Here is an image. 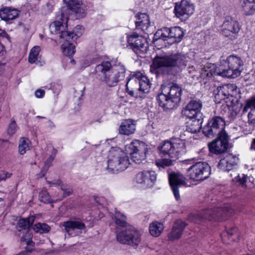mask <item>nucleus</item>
Instances as JSON below:
<instances>
[{
    "label": "nucleus",
    "instance_id": "obj_1",
    "mask_svg": "<svg viewBox=\"0 0 255 255\" xmlns=\"http://www.w3.org/2000/svg\"><path fill=\"white\" fill-rule=\"evenodd\" d=\"M189 57L182 53L163 56H157L153 61L155 72L165 75H175L185 67L189 61Z\"/></svg>",
    "mask_w": 255,
    "mask_h": 255
},
{
    "label": "nucleus",
    "instance_id": "obj_2",
    "mask_svg": "<svg viewBox=\"0 0 255 255\" xmlns=\"http://www.w3.org/2000/svg\"><path fill=\"white\" fill-rule=\"evenodd\" d=\"M126 69L121 63L112 65L109 61H103L95 68L96 78L109 87L116 86L124 80Z\"/></svg>",
    "mask_w": 255,
    "mask_h": 255
},
{
    "label": "nucleus",
    "instance_id": "obj_3",
    "mask_svg": "<svg viewBox=\"0 0 255 255\" xmlns=\"http://www.w3.org/2000/svg\"><path fill=\"white\" fill-rule=\"evenodd\" d=\"M181 88L176 84L161 87V92L157 97L159 106L164 110L176 108L181 101Z\"/></svg>",
    "mask_w": 255,
    "mask_h": 255
},
{
    "label": "nucleus",
    "instance_id": "obj_4",
    "mask_svg": "<svg viewBox=\"0 0 255 255\" xmlns=\"http://www.w3.org/2000/svg\"><path fill=\"white\" fill-rule=\"evenodd\" d=\"M243 62L239 56H229L226 60L220 62L215 69L214 74L223 77L235 78L239 76L242 70Z\"/></svg>",
    "mask_w": 255,
    "mask_h": 255
},
{
    "label": "nucleus",
    "instance_id": "obj_5",
    "mask_svg": "<svg viewBox=\"0 0 255 255\" xmlns=\"http://www.w3.org/2000/svg\"><path fill=\"white\" fill-rule=\"evenodd\" d=\"M233 210L229 207H218L206 209L199 213L191 214L189 216L188 219L191 222L199 223L204 220L222 221L230 216Z\"/></svg>",
    "mask_w": 255,
    "mask_h": 255
},
{
    "label": "nucleus",
    "instance_id": "obj_6",
    "mask_svg": "<svg viewBox=\"0 0 255 255\" xmlns=\"http://www.w3.org/2000/svg\"><path fill=\"white\" fill-rule=\"evenodd\" d=\"M108 158L107 169L112 173L125 170L129 164L127 153L120 148H112Z\"/></svg>",
    "mask_w": 255,
    "mask_h": 255
},
{
    "label": "nucleus",
    "instance_id": "obj_7",
    "mask_svg": "<svg viewBox=\"0 0 255 255\" xmlns=\"http://www.w3.org/2000/svg\"><path fill=\"white\" fill-rule=\"evenodd\" d=\"M161 153L168 154L171 158L176 160L186 152L185 141L179 138L165 141L159 147Z\"/></svg>",
    "mask_w": 255,
    "mask_h": 255
},
{
    "label": "nucleus",
    "instance_id": "obj_8",
    "mask_svg": "<svg viewBox=\"0 0 255 255\" xmlns=\"http://www.w3.org/2000/svg\"><path fill=\"white\" fill-rule=\"evenodd\" d=\"M211 174V167L206 162H197L187 170V176L196 181H201L208 178Z\"/></svg>",
    "mask_w": 255,
    "mask_h": 255
},
{
    "label": "nucleus",
    "instance_id": "obj_9",
    "mask_svg": "<svg viewBox=\"0 0 255 255\" xmlns=\"http://www.w3.org/2000/svg\"><path fill=\"white\" fill-rule=\"evenodd\" d=\"M126 150L131 155V160L135 163L139 164L145 160L147 149L143 142L137 140L132 141L126 145Z\"/></svg>",
    "mask_w": 255,
    "mask_h": 255
},
{
    "label": "nucleus",
    "instance_id": "obj_10",
    "mask_svg": "<svg viewBox=\"0 0 255 255\" xmlns=\"http://www.w3.org/2000/svg\"><path fill=\"white\" fill-rule=\"evenodd\" d=\"M117 241L122 244L137 246L141 242V234L135 228L128 227L117 232Z\"/></svg>",
    "mask_w": 255,
    "mask_h": 255
},
{
    "label": "nucleus",
    "instance_id": "obj_11",
    "mask_svg": "<svg viewBox=\"0 0 255 255\" xmlns=\"http://www.w3.org/2000/svg\"><path fill=\"white\" fill-rule=\"evenodd\" d=\"M239 92L237 87L235 84H228L218 87L215 91V101L220 103L222 101L228 103L232 102L233 98L236 97Z\"/></svg>",
    "mask_w": 255,
    "mask_h": 255
},
{
    "label": "nucleus",
    "instance_id": "obj_12",
    "mask_svg": "<svg viewBox=\"0 0 255 255\" xmlns=\"http://www.w3.org/2000/svg\"><path fill=\"white\" fill-rule=\"evenodd\" d=\"M225 122L221 117L215 116L209 120L207 125L203 128V132L208 137H213L216 134L219 135L223 130Z\"/></svg>",
    "mask_w": 255,
    "mask_h": 255
},
{
    "label": "nucleus",
    "instance_id": "obj_13",
    "mask_svg": "<svg viewBox=\"0 0 255 255\" xmlns=\"http://www.w3.org/2000/svg\"><path fill=\"white\" fill-rule=\"evenodd\" d=\"M79 36L74 32H63L60 35L63 53L68 57L72 56L75 52V46L71 43L75 41Z\"/></svg>",
    "mask_w": 255,
    "mask_h": 255
},
{
    "label": "nucleus",
    "instance_id": "obj_14",
    "mask_svg": "<svg viewBox=\"0 0 255 255\" xmlns=\"http://www.w3.org/2000/svg\"><path fill=\"white\" fill-rule=\"evenodd\" d=\"M128 47L131 49L137 54H141L146 52L148 43L146 40L142 36L134 33L128 36Z\"/></svg>",
    "mask_w": 255,
    "mask_h": 255
},
{
    "label": "nucleus",
    "instance_id": "obj_15",
    "mask_svg": "<svg viewBox=\"0 0 255 255\" xmlns=\"http://www.w3.org/2000/svg\"><path fill=\"white\" fill-rule=\"evenodd\" d=\"M241 26L238 21L231 17H227L221 26V30L222 34L231 40L237 38Z\"/></svg>",
    "mask_w": 255,
    "mask_h": 255
},
{
    "label": "nucleus",
    "instance_id": "obj_16",
    "mask_svg": "<svg viewBox=\"0 0 255 255\" xmlns=\"http://www.w3.org/2000/svg\"><path fill=\"white\" fill-rule=\"evenodd\" d=\"M229 139L226 132H221L216 139L208 144L210 151L216 154L224 153L228 149Z\"/></svg>",
    "mask_w": 255,
    "mask_h": 255
},
{
    "label": "nucleus",
    "instance_id": "obj_17",
    "mask_svg": "<svg viewBox=\"0 0 255 255\" xmlns=\"http://www.w3.org/2000/svg\"><path fill=\"white\" fill-rule=\"evenodd\" d=\"M62 226L65 232L72 237L85 233L87 231L85 224L80 220H70L64 222Z\"/></svg>",
    "mask_w": 255,
    "mask_h": 255
},
{
    "label": "nucleus",
    "instance_id": "obj_18",
    "mask_svg": "<svg viewBox=\"0 0 255 255\" xmlns=\"http://www.w3.org/2000/svg\"><path fill=\"white\" fill-rule=\"evenodd\" d=\"M202 103L200 100H191L182 110V114L188 118H201Z\"/></svg>",
    "mask_w": 255,
    "mask_h": 255
},
{
    "label": "nucleus",
    "instance_id": "obj_19",
    "mask_svg": "<svg viewBox=\"0 0 255 255\" xmlns=\"http://www.w3.org/2000/svg\"><path fill=\"white\" fill-rule=\"evenodd\" d=\"M157 175L153 171H143L138 173L134 178L135 181L145 188H150L155 184Z\"/></svg>",
    "mask_w": 255,
    "mask_h": 255
},
{
    "label": "nucleus",
    "instance_id": "obj_20",
    "mask_svg": "<svg viewBox=\"0 0 255 255\" xmlns=\"http://www.w3.org/2000/svg\"><path fill=\"white\" fill-rule=\"evenodd\" d=\"M194 11L193 4L185 0H182L179 4L176 3L174 9L176 17L182 20H185Z\"/></svg>",
    "mask_w": 255,
    "mask_h": 255
},
{
    "label": "nucleus",
    "instance_id": "obj_21",
    "mask_svg": "<svg viewBox=\"0 0 255 255\" xmlns=\"http://www.w3.org/2000/svg\"><path fill=\"white\" fill-rule=\"evenodd\" d=\"M140 73L131 75L128 78L126 83V90L128 93L131 96L135 98H142L143 95L139 92V78Z\"/></svg>",
    "mask_w": 255,
    "mask_h": 255
},
{
    "label": "nucleus",
    "instance_id": "obj_22",
    "mask_svg": "<svg viewBox=\"0 0 255 255\" xmlns=\"http://www.w3.org/2000/svg\"><path fill=\"white\" fill-rule=\"evenodd\" d=\"M169 182L176 200L180 198L178 188L186 184L185 178L178 173H171L169 174Z\"/></svg>",
    "mask_w": 255,
    "mask_h": 255
},
{
    "label": "nucleus",
    "instance_id": "obj_23",
    "mask_svg": "<svg viewBox=\"0 0 255 255\" xmlns=\"http://www.w3.org/2000/svg\"><path fill=\"white\" fill-rule=\"evenodd\" d=\"M239 160V158L236 155L228 154L220 160L218 168L224 171H229L237 165Z\"/></svg>",
    "mask_w": 255,
    "mask_h": 255
},
{
    "label": "nucleus",
    "instance_id": "obj_24",
    "mask_svg": "<svg viewBox=\"0 0 255 255\" xmlns=\"http://www.w3.org/2000/svg\"><path fill=\"white\" fill-rule=\"evenodd\" d=\"M186 225V224L181 220L176 221L173 225L171 231L168 235V239L171 241L179 239Z\"/></svg>",
    "mask_w": 255,
    "mask_h": 255
},
{
    "label": "nucleus",
    "instance_id": "obj_25",
    "mask_svg": "<svg viewBox=\"0 0 255 255\" xmlns=\"http://www.w3.org/2000/svg\"><path fill=\"white\" fill-rule=\"evenodd\" d=\"M59 20H57L51 23L49 25V29L51 33L54 34H59L60 35L63 32H68L65 31L63 24L67 25L68 18L63 13H62ZM60 37V36H59Z\"/></svg>",
    "mask_w": 255,
    "mask_h": 255
},
{
    "label": "nucleus",
    "instance_id": "obj_26",
    "mask_svg": "<svg viewBox=\"0 0 255 255\" xmlns=\"http://www.w3.org/2000/svg\"><path fill=\"white\" fill-rule=\"evenodd\" d=\"M19 11L12 7H5L0 9V18L7 23H11V21L17 18Z\"/></svg>",
    "mask_w": 255,
    "mask_h": 255
},
{
    "label": "nucleus",
    "instance_id": "obj_27",
    "mask_svg": "<svg viewBox=\"0 0 255 255\" xmlns=\"http://www.w3.org/2000/svg\"><path fill=\"white\" fill-rule=\"evenodd\" d=\"M135 127L134 121L130 119L125 120L121 123L119 131L121 134L129 135L134 132Z\"/></svg>",
    "mask_w": 255,
    "mask_h": 255
},
{
    "label": "nucleus",
    "instance_id": "obj_28",
    "mask_svg": "<svg viewBox=\"0 0 255 255\" xmlns=\"http://www.w3.org/2000/svg\"><path fill=\"white\" fill-rule=\"evenodd\" d=\"M21 241L25 242L28 247L25 250L20 252L17 255H28L33 251L34 243L32 241V235L30 233L26 231L25 234L21 237Z\"/></svg>",
    "mask_w": 255,
    "mask_h": 255
},
{
    "label": "nucleus",
    "instance_id": "obj_29",
    "mask_svg": "<svg viewBox=\"0 0 255 255\" xmlns=\"http://www.w3.org/2000/svg\"><path fill=\"white\" fill-rule=\"evenodd\" d=\"M150 25L149 16L146 13H139L136 15L135 25L136 28L143 31L147 30Z\"/></svg>",
    "mask_w": 255,
    "mask_h": 255
},
{
    "label": "nucleus",
    "instance_id": "obj_30",
    "mask_svg": "<svg viewBox=\"0 0 255 255\" xmlns=\"http://www.w3.org/2000/svg\"><path fill=\"white\" fill-rule=\"evenodd\" d=\"M244 14L252 15L255 13V0H240Z\"/></svg>",
    "mask_w": 255,
    "mask_h": 255
},
{
    "label": "nucleus",
    "instance_id": "obj_31",
    "mask_svg": "<svg viewBox=\"0 0 255 255\" xmlns=\"http://www.w3.org/2000/svg\"><path fill=\"white\" fill-rule=\"evenodd\" d=\"M151 86V83L149 79L145 75H142L140 73L139 78V92H140V94L143 96L145 93H147L149 92Z\"/></svg>",
    "mask_w": 255,
    "mask_h": 255
},
{
    "label": "nucleus",
    "instance_id": "obj_32",
    "mask_svg": "<svg viewBox=\"0 0 255 255\" xmlns=\"http://www.w3.org/2000/svg\"><path fill=\"white\" fill-rule=\"evenodd\" d=\"M184 35L183 29L179 26L170 28V39H173V42H179Z\"/></svg>",
    "mask_w": 255,
    "mask_h": 255
},
{
    "label": "nucleus",
    "instance_id": "obj_33",
    "mask_svg": "<svg viewBox=\"0 0 255 255\" xmlns=\"http://www.w3.org/2000/svg\"><path fill=\"white\" fill-rule=\"evenodd\" d=\"M192 119L190 123L189 124L188 130L190 132L197 133L200 131L202 124L203 123V118L197 117L196 118H190Z\"/></svg>",
    "mask_w": 255,
    "mask_h": 255
},
{
    "label": "nucleus",
    "instance_id": "obj_34",
    "mask_svg": "<svg viewBox=\"0 0 255 255\" xmlns=\"http://www.w3.org/2000/svg\"><path fill=\"white\" fill-rule=\"evenodd\" d=\"M57 150L55 148H54V147L52 148L51 153L50 155L49 156L48 159L45 162V164H44L43 167L41 169V172L38 175L39 177H42L45 175V174L47 172L49 168L51 166V163L54 159L55 156L56 154H57Z\"/></svg>",
    "mask_w": 255,
    "mask_h": 255
},
{
    "label": "nucleus",
    "instance_id": "obj_35",
    "mask_svg": "<svg viewBox=\"0 0 255 255\" xmlns=\"http://www.w3.org/2000/svg\"><path fill=\"white\" fill-rule=\"evenodd\" d=\"M35 218L33 216H30L25 219H20L17 224L16 228L19 231L22 230L28 229L33 224Z\"/></svg>",
    "mask_w": 255,
    "mask_h": 255
},
{
    "label": "nucleus",
    "instance_id": "obj_36",
    "mask_svg": "<svg viewBox=\"0 0 255 255\" xmlns=\"http://www.w3.org/2000/svg\"><path fill=\"white\" fill-rule=\"evenodd\" d=\"M69 7L73 12L76 13L78 18L84 17L86 15V6L82 3V1Z\"/></svg>",
    "mask_w": 255,
    "mask_h": 255
},
{
    "label": "nucleus",
    "instance_id": "obj_37",
    "mask_svg": "<svg viewBox=\"0 0 255 255\" xmlns=\"http://www.w3.org/2000/svg\"><path fill=\"white\" fill-rule=\"evenodd\" d=\"M163 229V224L158 222H153L149 227L150 234L153 237H158Z\"/></svg>",
    "mask_w": 255,
    "mask_h": 255
},
{
    "label": "nucleus",
    "instance_id": "obj_38",
    "mask_svg": "<svg viewBox=\"0 0 255 255\" xmlns=\"http://www.w3.org/2000/svg\"><path fill=\"white\" fill-rule=\"evenodd\" d=\"M30 140L25 137H21L19 142L18 151L19 153L22 155L24 154L26 151L30 149Z\"/></svg>",
    "mask_w": 255,
    "mask_h": 255
},
{
    "label": "nucleus",
    "instance_id": "obj_39",
    "mask_svg": "<svg viewBox=\"0 0 255 255\" xmlns=\"http://www.w3.org/2000/svg\"><path fill=\"white\" fill-rule=\"evenodd\" d=\"M115 222L117 227H127V223L126 221V216L120 212H116L115 216Z\"/></svg>",
    "mask_w": 255,
    "mask_h": 255
},
{
    "label": "nucleus",
    "instance_id": "obj_40",
    "mask_svg": "<svg viewBox=\"0 0 255 255\" xmlns=\"http://www.w3.org/2000/svg\"><path fill=\"white\" fill-rule=\"evenodd\" d=\"M233 180L236 182H239L242 186H245L246 185L247 183H253L254 178L253 177L248 176L243 174L241 175L238 174Z\"/></svg>",
    "mask_w": 255,
    "mask_h": 255
},
{
    "label": "nucleus",
    "instance_id": "obj_41",
    "mask_svg": "<svg viewBox=\"0 0 255 255\" xmlns=\"http://www.w3.org/2000/svg\"><path fill=\"white\" fill-rule=\"evenodd\" d=\"M170 28L163 27L159 29L156 32L155 35L159 39L167 40L170 39Z\"/></svg>",
    "mask_w": 255,
    "mask_h": 255
},
{
    "label": "nucleus",
    "instance_id": "obj_42",
    "mask_svg": "<svg viewBox=\"0 0 255 255\" xmlns=\"http://www.w3.org/2000/svg\"><path fill=\"white\" fill-rule=\"evenodd\" d=\"M33 230L36 233L45 234L48 233L51 230L50 227L45 223H38L34 225Z\"/></svg>",
    "mask_w": 255,
    "mask_h": 255
},
{
    "label": "nucleus",
    "instance_id": "obj_43",
    "mask_svg": "<svg viewBox=\"0 0 255 255\" xmlns=\"http://www.w3.org/2000/svg\"><path fill=\"white\" fill-rule=\"evenodd\" d=\"M40 47L34 46L30 51L28 60L29 63H33L37 60V56L40 51Z\"/></svg>",
    "mask_w": 255,
    "mask_h": 255
},
{
    "label": "nucleus",
    "instance_id": "obj_44",
    "mask_svg": "<svg viewBox=\"0 0 255 255\" xmlns=\"http://www.w3.org/2000/svg\"><path fill=\"white\" fill-rule=\"evenodd\" d=\"M174 160H175L173 158L172 159L167 158L159 159L155 161V164L159 168H164L165 167L172 165L173 161Z\"/></svg>",
    "mask_w": 255,
    "mask_h": 255
},
{
    "label": "nucleus",
    "instance_id": "obj_45",
    "mask_svg": "<svg viewBox=\"0 0 255 255\" xmlns=\"http://www.w3.org/2000/svg\"><path fill=\"white\" fill-rule=\"evenodd\" d=\"M39 199L41 202L48 203L51 202L50 197L46 190H42L39 194Z\"/></svg>",
    "mask_w": 255,
    "mask_h": 255
},
{
    "label": "nucleus",
    "instance_id": "obj_46",
    "mask_svg": "<svg viewBox=\"0 0 255 255\" xmlns=\"http://www.w3.org/2000/svg\"><path fill=\"white\" fill-rule=\"evenodd\" d=\"M248 123L253 128H255V109H252L248 115Z\"/></svg>",
    "mask_w": 255,
    "mask_h": 255
},
{
    "label": "nucleus",
    "instance_id": "obj_47",
    "mask_svg": "<svg viewBox=\"0 0 255 255\" xmlns=\"http://www.w3.org/2000/svg\"><path fill=\"white\" fill-rule=\"evenodd\" d=\"M17 129L16 123L14 121H12L9 124L8 129L7 133L9 135L14 134Z\"/></svg>",
    "mask_w": 255,
    "mask_h": 255
},
{
    "label": "nucleus",
    "instance_id": "obj_48",
    "mask_svg": "<svg viewBox=\"0 0 255 255\" xmlns=\"http://www.w3.org/2000/svg\"><path fill=\"white\" fill-rule=\"evenodd\" d=\"M12 175V173H8L4 171H0V181L1 180H5L7 178H9Z\"/></svg>",
    "mask_w": 255,
    "mask_h": 255
},
{
    "label": "nucleus",
    "instance_id": "obj_49",
    "mask_svg": "<svg viewBox=\"0 0 255 255\" xmlns=\"http://www.w3.org/2000/svg\"><path fill=\"white\" fill-rule=\"evenodd\" d=\"M63 1L67 4L68 7L81 2V0H63Z\"/></svg>",
    "mask_w": 255,
    "mask_h": 255
},
{
    "label": "nucleus",
    "instance_id": "obj_50",
    "mask_svg": "<svg viewBox=\"0 0 255 255\" xmlns=\"http://www.w3.org/2000/svg\"><path fill=\"white\" fill-rule=\"evenodd\" d=\"M95 201L99 205H104L105 204V199L103 197L94 196Z\"/></svg>",
    "mask_w": 255,
    "mask_h": 255
},
{
    "label": "nucleus",
    "instance_id": "obj_51",
    "mask_svg": "<svg viewBox=\"0 0 255 255\" xmlns=\"http://www.w3.org/2000/svg\"><path fill=\"white\" fill-rule=\"evenodd\" d=\"M237 228L234 227L228 230L226 233L227 234L229 237H232V236L234 235L236 233H237Z\"/></svg>",
    "mask_w": 255,
    "mask_h": 255
},
{
    "label": "nucleus",
    "instance_id": "obj_52",
    "mask_svg": "<svg viewBox=\"0 0 255 255\" xmlns=\"http://www.w3.org/2000/svg\"><path fill=\"white\" fill-rule=\"evenodd\" d=\"M44 91L41 89H38L35 92V96L38 98H42L44 96Z\"/></svg>",
    "mask_w": 255,
    "mask_h": 255
},
{
    "label": "nucleus",
    "instance_id": "obj_53",
    "mask_svg": "<svg viewBox=\"0 0 255 255\" xmlns=\"http://www.w3.org/2000/svg\"><path fill=\"white\" fill-rule=\"evenodd\" d=\"M61 189L63 191V196L65 197L70 195L73 192L71 189H65L63 187H61Z\"/></svg>",
    "mask_w": 255,
    "mask_h": 255
},
{
    "label": "nucleus",
    "instance_id": "obj_54",
    "mask_svg": "<svg viewBox=\"0 0 255 255\" xmlns=\"http://www.w3.org/2000/svg\"><path fill=\"white\" fill-rule=\"evenodd\" d=\"M247 102L250 104L251 110L252 109H255V97L249 100Z\"/></svg>",
    "mask_w": 255,
    "mask_h": 255
},
{
    "label": "nucleus",
    "instance_id": "obj_55",
    "mask_svg": "<svg viewBox=\"0 0 255 255\" xmlns=\"http://www.w3.org/2000/svg\"><path fill=\"white\" fill-rule=\"evenodd\" d=\"M238 112L237 111H232L230 112V114L229 115V118L231 120H234L235 119Z\"/></svg>",
    "mask_w": 255,
    "mask_h": 255
},
{
    "label": "nucleus",
    "instance_id": "obj_56",
    "mask_svg": "<svg viewBox=\"0 0 255 255\" xmlns=\"http://www.w3.org/2000/svg\"><path fill=\"white\" fill-rule=\"evenodd\" d=\"M61 181L59 179L58 180H54L52 181H47V183L50 184V185L57 186L59 185L61 183Z\"/></svg>",
    "mask_w": 255,
    "mask_h": 255
},
{
    "label": "nucleus",
    "instance_id": "obj_57",
    "mask_svg": "<svg viewBox=\"0 0 255 255\" xmlns=\"http://www.w3.org/2000/svg\"><path fill=\"white\" fill-rule=\"evenodd\" d=\"M47 126L50 129H53L55 128V125L54 123L51 120H48L47 122Z\"/></svg>",
    "mask_w": 255,
    "mask_h": 255
},
{
    "label": "nucleus",
    "instance_id": "obj_58",
    "mask_svg": "<svg viewBox=\"0 0 255 255\" xmlns=\"http://www.w3.org/2000/svg\"><path fill=\"white\" fill-rule=\"evenodd\" d=\"M249 109H251L250 106L248 102L247 101V103L243 109V113L244 114L246 113V112H248Z\"/></svg>",
    "mask_w": 255,
    "mask_h": 255
},
{
    "label": "nucleus",
    "instance_id": "obj_59",
    "mask_svg": "<svg viewBox=\"0 0 255 255\" xmlns=\"http://www.w3.org/2000/svg\"><path fill=\"white\" fill-rule=\"evenodd\" d=\"M4 52L5 51L4 50V46L1 43H0V56H2Z\"/></svg>",
    "mask_w": 255,
    "mask_h": 255
},
{
    "label": "nucleus",
    "instance_id": "obj_60",
    "mask_svg": "<svg viewBox=\"0 0 255 255\" xmlns=\"http://www.w3.org/2000/svg\"><path fill=\"white\" fill-rule=\"evenodd\" d=\"M250 148L251 150H255V138L252 141Z\"/></svg>",
    "mask_w": 255,
    "mask_h": 255
},
{
    "label": "nucleus",
    "instance_id": "obj_61",
    "mask_svg": "<svg viewBox=\"0 0 255 255\" xmlns=\"http://www.w3.org/2000/svg\"><path fill=\"white\" fill-rule=\"evenodd\" d=\"M204 75H206L207 76H209V72L207 70H205Z\"/></svg>",
    "mask_w": 255,
    "mask_h": 255
},
{
    "label": "nucleus",
    "instance_id": "obj_62",
    "mask_svg": "<svg viewBox=\"0 0 255 255\" xmlns=\"http://www.w3.org/2000/svg\"><path fill=\"white\" fill-rule=\"evenodd\" d=\"M37 118H40V119H45V118L44 117H41V116H37L36 117Z\"/></svg>",
    "mask_w": 255,
    "mask_h": 255
},
{
    "label": "nucleus",
    "instance_id": "obj_63",
    "mask_svg": "<svg viewBox=\"0 0 255 255\" xmlns=\"http://www.w3.org/2000/svg\"><path fill=\"white\" fill-rule=\"evenodd\" d=\"M93 225H92V224H90V226H89V228H91V227H93Z\"/></svg>",
    "mask_w": 255,
    "mask_h": 255
},
{
    "label": "nucleus",
    "instance_id": "obj_64",
    "mask_svg": "<svg viewBox=\"0 0 255 255\" xmlns=\"http://www.w3.org/2000/svg\"><path fill=\"white\" fill-rule=\"evenodd\" d=\"M71 62H72V63H74V62H75V61L73 59L72 60H71Z\"/></svg>",
    "mask_w": 255,
    "mask_h": 255
}]
</instances>
